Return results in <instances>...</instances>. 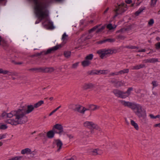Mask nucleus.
<instances>
[{"label": "nucleus", "instance_id": "obj_47", "mask_svg": "<svg viewBox=\"0 0 160 160\" xmlns=\"http://www.w3.org/2000/svg\"><path fill=\"white\" fill-rule=\"evenodd\" d=\"M78 64H79V62H76V63L73 64L72 66V68H76L77 67V66H78Z\"/></svg>", "mask_w": 160, "mask_h": 160}, {"label": "nucleus", "instance_id": "obj_28", "mask_svg": "<svg viewBox=\"0 0 160 160\" xmlns=\"http://www.w3.org/2000/svg\"><path fill=\"white\" fill-rule=\"evenodd\" d=\"M113 92L116 96L120 98L121 91L118 90H113Z\"/></svg>", "mask_w": 160, "mask_h": 160}, {"label": "nucleus", "instance_id": "obj_41", "mask_svg": "<svg viewBox=\"0 0 160 160\" xmlns=\"http://www.w3.org/2000/svg\"><path fill=\"white\" fill-rule=\"evenodd\" d=\"M158 59L156 58H150V63H154L156 62H158Z\"/></svg>", "mask_w": 160, "mask_h": 160}, {"label": "nucleus", "instance_id": "obj_48", "mask_svg": "<svg viewBox=\"0 0 160 160\" xmlns=\"http://www.w3.org/2000/svg\"><path fill=\"white\" fill-rule=\"evenodd\" d=\"M156 48L158 49L160 48V42H158L156 44Z\"/></svg>", "mask_w": 160, "mask_h": 160}, {"label": "nucleus", "instance_id": "obj_32", "mask_svg": "<svg viewBox=\"0 0 160 160\" xmlns=\"http://www.w3.org/2000/svg\"><path fill=\"white\" fill-rule=\"evenodd\" d=\"M116 26L115 25L114 26H112V25L110 23L107 26V28L110 30H112L116 28Z\"/></svg>", "mask_w": 160, "mask_h": 160}, {"label": "nucleus", "instance_id": "obj_33", "mask_svg": "<svg viewBox=\"0 0 160 160\" xmlns=\"http://www.w3.org/2000/svg\"><path fill=\"white\" fill-rule=\"evenodd\" d=\"M91 33L89 32V34L83 36L82 37V39H85V40H87L91 38L92 37V36L90 34Z\"/></svg>", "mask_w": 160, "mask_h": 160}, {"label": "nucleus", "instance_id": "obj_31", "mask_svg": "<svg viewBox=\"0 0 160 160\" xmlns=\"http://www.w3.org/2000/svg\"><path fill=\"white\" fill-rule=\"evenodd\" d=\"M109 72L108 70H99V73L101 74H106Z\"/></svg>", "mask_w": 160, "mask_h": 160}, {"label": "nucleus", "instance_id": "obj_43", "mask_svg": "<svg viewBox=\"0 0 160 160\" xmlns=\"http://www.w3.org/2000/svg\"><path fill=\"white\" fill-rule=\"evenodd\" d=\"M92 74H100L99 73V70H95L92 71Z\"/></svg>", "mask_w": 160, "mask_h": 160}, {"label": "nucleus", "instance_id": "obj_58", "mask_svg": "<svg viewBox=\"0 0 160 160\" xmlns=\"http://www.w3.org/2000/svg\"><path fill=\"white\" fill-rule=\"evenodd\" d=\"M108 9H109V8H107V9L104 11V14L108 12Z\"/></svg>", "mask_w": 160, "mask_h": 160}, {"label": "nucleus", "instance_id": "obj_25", "mask_svg": "<svg viewBox=\"0 0 160 160\" xmlns=\"http://www.w3.org/2000/svg\"><path fill=\"white\" fill-rule=\"evenodd\" d=\"M54 132L52 130L49 131L47 133L48 137L50 138H52L54 137Z\"/></svg>", "mask_w": 160, "mask_h": 160}, {"label": "nucleus", "instance_id": "obj_27", "mask_svg": "<svg viewBox=\"0 0 160 160\" xmlns=\"http://www.w3.org/2000/svg\"><path fill=\"white\" fill-rule=\"evenodd\" d=\"M68 40V35L65 33H64L62 36V40L63 42L65 43Z\"/></svg>", "mask_w": 160, "mask_h": 160}, {"label": "nucleus", "instance_id": "obj_51", "mask_svg": "<svg viewBox=\"0 0 160 160\" xmlns=\"http://www.w3.org/2000/svg\"><path fill=\"white\" fill-rule=\"evenodd\" d=\"M67 136L70 139H72L73 138V136L71 134H68L67 135Z\"/></svg>", "mask_w": 160, "mask_h": 160}, {"label": "nucleus", "instance_id": "obj_52", "mask_svg": "<svg viewBox=\"0 0 160 160\" xmlns=\"http://www.w3.org/2000/svg\"><path fill=\"white\" fill-rule=\"evenodd\" d=\"M145 63L150 62V58L145 59L143 61Z\"/></svg>", "mask_w": 160, "mask_h": 160}, {"label": "nucleus", "instance_id": "obj_17", "mask_svg": "<svg viewBox=\"0 0 160 160\" xmlns=\"http://www.w3.org/2000/svg\"><path fill=\"white\" fill-rule=\"evenodd\" d=\"M32 152L31 149L28 148L23 149L21 151V153L22 154H31L32 153Z\"/></svg>", "mask_w": 160, "mask_h": 160}, {"label": "nucleus", "instance_id": "obj_57", "mask_svg": "<svg viewBox=\"0 0 160 160\" xmlns=\"http://www.w3.org/2000/svg\"><path fill=\"white\" fill-rule=\"evenodd\" d=\"M40 20H37L36 21V22H35V23L36 24L39 23L40 22V21L42 20L41 19V18H40Z\"/></svg>", "mask_w": 160, "mask_h": 160}, {"label": "nucleus", "instance_id": "obj_1", "mask_svg": "<svg viewBox=\"0 0 160 160\" xmlns=\"http://www.w3.org/2000/svg\"><path fill=\"white\" fill-rule=\"evenodd\" d=\"M34 108L33 105L30 104L21 107L17 110H12L8 114V116L11 117L14 116L15 118L8 120L7 122L14 126L26 123L28 121V118L26 115L32 112Z\"/></svg>", "mask_w": 160, "mask_h": 160}, {"label": "nucleus", "instance_id": "obj_8", "mask_svg": "<svg viewBox=\"0 0 160 160\" xmlns=\"http://www.w3.org/2000/svg\"><path fill=\"white\" fill-rule=\"evenodd\" d=\"M126 5L124 3H121L118 5L115 11L117 14L115 15V17H116L117 14H121L126 10Z\"/></svg>", "mask_w": 160, "mask_h": 160}, {"label": "nucleus", "instance_id": "obj_46", "mask_svg": "<svg viewBox=\"0 0 160 160\" xmlns=\"http://www.w3.org/2000/svg\"><path fill=\"white\" fill-rule=\"evenodd\" d=\"M145 8L144 7H141L138 10L140 13H141L145 9Z\"/></svg>", "mask_w": 160, "mask_h": 160}, {"label": "nucleus", "instance_id": "obj_54", "mask_svg": "<svg viewBox=\"0 0 160 160\" xmlns=\"http://www.w3.org/2000/svg\"><path fill=\"white\" fill-rule=\"evenodd\" d=\"M138 52H145V49H140L139 50H138Z\"/></svg>", "mask_w": 160, "mask_h": 160}, {"label": "nucleus", "instance_id": "obj_56", "mask_svg": "<svg viewBox=\"0 0 160 160\" xmlns=\"http://www.w3.org/2000/svg\"><path fill=\"white\" fill-rule=\"evenodd\" d=\"M154 127H158L160 128V123L158 124H156L154 125Z\"/></svg>", "mask_w": 160, "mask_h": 160}, {"label": "nucleus", "instance_id": "obj_7", "mask_svg": "<svg viewBox=\"0 0 160 160\" xmlns=\"http://www.w3.org/2000/svg\"><path fill=\"white\" fill-rule=\"evenodd\" d=\"M70 106L74 108L73 109L75 111H77L82 114H84L85 111L89 110L79 105H71Z\"/></svg>", "mask_w": 160, "mask_h": 160}, {"label": "nucleus", "instance_id": "obj_11", "mask_svg": "<svg viewBox=\"0 0 160 160\" xmlns=\"http://www.w3.org/2000/svg\"><path fill=\"white\" fill-rule=\"evenodd\" d=\"M104 28L105 27L104 26L101 27L100 26H96L90 30L89 32H92L95 30H96V32L97 33L101 32H102Z\"/></svg>", "mask_w": 160, "mask_h": 160}, {"label": "nucleus", "instance_id": "obj_15", "mask_svg": "<svg viewBox=\"0 0 160 160\" xmlns=\"http://www.w3.org/2000/svg\"><path fill=\"white\" fill-rule=\"evenodd\" d=\"M59 48V46H56L51 48L48 49L46 52V54L51 53L54 52L55 51L57 50Z\"/></svg>", "mask_w": 160, "mask_h": 160}, {"label": "nucleus", "instance_id": "obj_22", "mask_svg": "<svg viewBox=\"0 0 160 160\" xmlns=\"http://www.w3.org/2000/svg\"><path fill=\"white\" fill-rule=\"evenodd\" d=\"M131 124L137 130H138L139 129V127L138 124L136 123L134 120H130Z\"/></svg>", "mask_w": 160, "mask_h": 160}, {"label": "nucleus", "instance_id": "obj_23", "mask_svg": "<svg viewBox=\"0 0 160 160\" xmlns=\"http://www.w3.org/2000/svg\"><path fill=\"white\" fill-rule=\"evenodd\" d=\"M99 107L98 106L94 105H91L89 106L88 110H90L91 111H93L96 110L99 108Z\"/></svg>", "mask_w": 160, "mask_h": 160}, {"label": "nucleus", "instance_id": "obj_35", "mask_svg": "<svg viewBox=\"0 0 160 160\" xmlns=\"http://www.w3.org/2000/svg\"><path fill=\"white\" fill-rule=\"evenodd\" d=\"M127 97V95L125 92H124L121 91V93L120 96V98H125Z\"/></svg>", "mask_w": 160, "mask_h": 160}, {"label": "nucleus", "instance_id": "obj_62", "mask_svg": "<svg viewBox=\"0 0 160 160\" xmlns=\"http://www.w3.org/2000/svg\"><path fill=\"white\" fill-rule=\"evenodd\" d=\"M49 99L50 100L52 101L53 100V97H51L49 98Z\"/></svg>", "mask_w": 160, "mask_h": 160}, {"label": "nucleus", "instance_id": "obj_26", "mask_svg": "<svg viewBox=\"0 0 160 160\" xmlns=\"http://www.w3.org/2000/svg\"><path fill=\"white\" fill-rule=\"evenodd\" d=\"M7 42L0 36V46H5L7 45Z\"/></svg>", "mask_w": 160, "mask_h": 160}, {"label": "nucleus", "instance_id": "obj_18", "mask_svg": "<svg viewBox=\"0 0 160 160\" xmlns=\"http://www.w3.org/2000/svg\"><path fill=\"white\" fill-rule=\"evenodd\" d=\"M94 86L91 83H86L82 85V88L84 90L91 89Z\"/></svg>", "mask_w": 160, "mask_h": 160}, {"label": "nucleus", "instance_id": "obj_49", "mask_svg": "<svg viewBox=\"0 0 160 160\" xmlns=\"http://www.w3.org/2000/svg\"><path fill=\"white\" fill-rule=\"evenodd\" d=\"M5 71V70H4L2 68H0V74H2L4 75Z\"/></svg>", "mask_w": 160, "mask_h": 160}, {"label": "nucleus", "instance_id": "obj_45", "mask_svg": "<svg viewBox=\"0 0 160 160\" xmlns=\"http://www.w3.org/2000/svg\"><path fill=\"white\" fill-rule=\"evenodd\" d=\"M125 82L124 81H121L118 82V84L119 86H123L124 85Z\"/></svg>", "mask_w": 160, "mask_h": 160}, {"label": "nucleus", "instance_id": "obj_29", "mask_svg": "<svg viewBox=\"0 0 160 160\" xmlns=\"http://www.w3.org/2000/svg\"><path fill=\"white\" fill-rule=\"evenodd\" d=\"M65 57L67 58H69L71 55V52L69 51H66L64 52Z\"/></svg>", "mask_w": 160, "mask_h": 160}, {"label": "nucleus", "instance_id": "obj_19", "mask_svg": "<svg viewBox=\"0 0 160 160\" xmlns=\"http://www.w3.org/2000/svg\"><path fill=\"white\" fill-rule=\"evenodd\" d=\"M54 128L59 130L60 132H62L63 131V127L60 124H56L54 126L53 129Z\"/></svg>", "mask_w": 160, "mask_h": 160}, {"label": "nucleus", "instance_id": "obj_5", "mask_svg": "<svg viewBox=\"0 0 160 160\" xmlns=\"http://www.w3.org/2000/svg\"><path fill=\"white\" fill-rule=\"evenodd\" d=\"M83 125L84 127L87 128L91 129H96L99 131L101 130V129L97 124L92 122L88 121H86L84 122Z\"/></svg>", "mask_w": 160, "mask_h": 160}, {"label": "nucleus", "instance_id": "obj_55", "mask_svg": "<svg viewBox=\"0 0 160 160\" xmlns=\"http://www.w3.org/2000/svg\"><path fill=\"white\" fill-rule=\"evenodd\" d=\"M132 0H126V2L128 4H130L131 3Z\"/></svg>", "mask_w": 160, "mask_h": 160}, {"label": "nucleus", "instance_id": "obj_40", "mask_svg": "<svg viewBox=\"0 0 160 160\" xmlns=\"http://www.w3.org/2000/svg\"><path fill=\"white\" fill-rule=\"evenodd\" d=\"M7 133H2L0 134V140L4 139L6 138Z\"/></svg>", "mask_w": 160, "mask_h": 160}, {"label": "nucleus", "instance_id": "obj_16", "mask_svg": "<svg viewBox=\"0 0 160 160\" xmlns=\"http://www.w3.org/2000/svg\"><path fill=\"white\" fill-rule=\"evenodd\" d=\"M59 48V46H56L51 48L48 49L46 52V54L51 53L54 52L55 51L57 50Z\"/></svg>", "mask_w": 160, "mask_h": 160}, {"label": "nucleus", "instance_id": "obj_64", "mask_svg": "<svg viewBox=\"0 0 160 160\" xmlns=\"http://www.w3.org/2000/svg\"><path fill=\"white\" fill-rule=\"evenodd\" d=\"M140 3H137V4L138 5H139Z\"/></svg>", "mask_w": 160, "mask_h": 160}, {"label": "nucleus", "instance_id": "obj_2", "mask_svg": "<svg viewBox=\"0 0 160 160\" xmlns=\"http://www.w3.org/2000/svg\"><path fill=\"white\" fill-rule=\"evenodd\" d=\"M35 3L34 7L35 12L37 17L41 20L45 19V21L42 23L43 25L46 28L50 29L54 28L53 22L50 20L48 17V12L43 7L42 3L38 1L34 0Z\"/></svg>", "mask_w": 160, "mask_h": 160}, {"label": "nucleus", "instance_id": "obj_39", "mask_svg": "<svg viewBox=\"0 0 160 160\" xmlns=\"http://www.w3.org/2000/svg\"><path fill=\"white\" fill-rule=\"evenodd\" d=\"M8 126L6 124H0V129L4 130L7 129Z\"/></svg>", "mask_w": 160, "mask_h": 160}, {"label": "nucleus", "instance_id": "obj_21", "mask_svg": "<svg viewBox=\"0 0 160 160\" xmlns=\"http://www.w3.org/2000/svg\"><path fill=\"white\" fill-rule=\"evenodd\" d=\"M6 74L10 76H16L17 75V73L15 72H11L8 70H5L4 75Z\"/></svg>", "mask_w": 160, "mask_h": 160}, {"label": "nucleus", "instance_id": "obj_42", "mask_svg": "<svg viewBox=\"0 0 160 160\" xmlns=\"http://www.w3.org/2000/svg\"><path fill=\"white\" fill-rule=\"evenodd\" d=\"M157 1V0H151V5L153 7L154 6L156 5Z\"/></svg>", "mask_w": 160, "mask_h": 160}, {"label": "nucleus", "instance_id": "obj_9", "mask_svg": "<svg viewBox=\"0 0 160 160\" xmlns=\"http://www.w3.org/2000/svg\"><path fill=\"white\" fill-rule=\"evenodd\" d=\"M120 102L124 106L128 107L131 108L132 110L136 103H132L129 102H126L123 100L120 101Z\"/></svg>", "mask_w": 160, "mask_h": 160}, {"label": "nucleus", "instance_id": "obj_4", "mask_svg": "<svg viewBox=\"0 0 160 160\" xmlns=\"http://www.w3.org/2000/svg\"><path fill=\"white\" fill-rule=\"evenodd\" d=\"M117 52V51L116 49H102L98 50L97 51L100 57L102 59L106 57L107 56L115 53Z\"/></svg>", "mask_w": 160, "mask_h": 160}, {"label": "nucleus", "instance_id": "obj_3", "mask_svg": "<svg viewBox=\"0 0 160 160\" xmlns=\"http://www.w3.org/2000/svg\"><path fill=\"white\" fill-rule=\"evenodd\" d=\"M132 110L137 117L142 122H145L147 117L146 111L141 105L136 103Z\"/></svg>", "mask_w": 160, "mask_h": 160}, {"label": "nucleus", "instance_id": "obj_13", "mask_svg": "<svg viewBox=\"0 0 160 160\" xmlns=\"http://www.w3.org/2000/svg\"><path fill=\"white\" fill-rule=\"evenodd\" d=\"M91 153L94 155H96L98 154L100 155L103 153V151L99 149H92L91 150Z\"/></svg>", "mask_w": 160, "mask_h": 160}, {"label": "nucleus", "instance_id": "obj_30", "mask_svg": "<svg viewBox=\"0 0 160 160\" xmlns=\"http://www.w3.org/2000/svg\"><path fill=\"white\" fill-rule=\"evenodd\" d=\"M22 158V156H17L10 158L8 160H20Z\"/></svg>", "mask_w": 160, "mask_h": 160}, {"label": "nucleus", "instance_id": "obj_36", "mask_svg": "<svg viewBox=\"0 0 160 160\" xmlns=\"http://www.w3.org/2000/svg\"><path fill=\"white\" fill-rule=\"evenodd\" d=\"M154 20L153 19H151L148 21V25L149 26H152L154 23Z\"/></svg>", "mask_w": 160, "mask_h": 160}, {"label": "nucleus", "instance_id": "obj_14", "mask_svg": "<svg viewBox=\"0 0 160 160\" xmlns=\"http://www.w3.org/2000/svg\"><path fill=\"white\" fill-rule=\"evenodd\" d=\"M129 72V69H124L119 71L118 72L115 73H112L111 74V75H117L119 74H122L123 73H128Z\"/></svg>", "mask_w": 160, "mask_h": 160}, {"label": "nucleus", "instance_id": "obj_60", "mask_svg": "<svg viewBox=\"0 0 160 160\" xmlns=\"http://www.w3.org/2000/svg\"><path fill=\"white\" fill-rule=\"evenodd\" d=\"M108 41L110 42H111V39H107L106 40H105V41H104V42H106V41Z\"/></svg>", "mask_w": 160, "mask_h": 160}, {"label": "nucleus", "instance_id": "obj_50", "mask_svg": "<svg viewBox=\"0 0 160 160\" xmlns=\"http://www.w3.org/2000/svg\"><path fill=\"white\" fill-rule=\"evenodd\" d=\"M149 116L151 119H156L155 116H154L152 114H150Z\"/></svg>", "mask_w": 160, "mask_h": 160}, {"label": "nucleus", "instance_id": "obj_10", "mask_svg": "<svg viewBox=\"0 0 160 160\" xmlns=\"http://www.w3.org/2000/svg\"><path fill=\"white\" fill-rule=\"evenodd\" d=\"M53 142L56 145L57 151L59 152L62 148L63 144L62 142L60 140L58 139L55 140Z\"/></svg>", "mask_w": 160, "mask_h": 160}, {"label": "nucleus", "instance_id": "obj_53", "mask_svg": "<svg viewBox=\"0 0 160 160\" xmlns=\"http://www.w3.org/2000/svg\"><path fill=\"white\" fill-rule=\"evenodd\" d=\"M140 13H140V12H139L138 10L135 13V14L136 16H138V15H139Z\"/></svg>", "mask_w": 160, "mask_h": 160}, {"label": "nucleus", "instance_id": "obj_20", "mask_svg": "<svg viewBox=\"0 0 160 160\" xmlns=\"http://www.w3.org/2000/svg\"><path fill=\"white\" fill-rule=\"evenodd\" d=\"M145 67V65L141 64L139 65H137L135 66H133L132 69L133 70H138L142 68H143Z\"/></svg>", "mask_w": 160, "mask_h": 160}, {"label": "nucleus", "instance_id": "obj_34", "mask_svg": "<svg viewBox=\"0 0 160 160\" xmlns=\"http://www.w3.org/2000/svg\"><path fill=\"white\" fill-rule=\"evenodd\" d=\"M133 90V88L131 87L129 88L127 91L125 92L126 93L128 97L131 94V92Z\"/></svg>", "mask_w": 160, "mask_h": 160}, {"label": "nucleus", "instance_id": "obj_6", "mask_svg": "<svg viewBox=\"0 0 160 160\" xmlns=\"http://www.w3.org/2000/svg\"><path fill=\"white\" fill-rule=\"evenodd\" d=\"M93 55L92 54H89L86 56L85 59L81 62L82 66L86 67L89 66L91 64V61L93 59Z\"/></svg>", "mask_w": 160, "mask_h": 160}, {"label": "nucleus", "instance_id": "obj_59", "mask_svg": "<svg viewBox=\"0 0 160 160\" xmlns=\"http://www.w3.org/2000/svg\"><path fill=\"white\" fill-rule=\"evenodd\" d=\"M155 117H156V118H160V115H158L156 116H155Z\"/></svg>", "mask_w": 160, "mask_h": 160}, {"label": "nucleus", "instance_id": "obj_38", "mask_svg": "<svg viewBox=\"0 0 160 160\" xmlns=\"http://www.w3.org/2000/svg\"><path fill=\"white\" fill-rule=\"evenodd\" d=\"M12 111H11L10 112L8 113H6L5 112H3L2 113V116L3 117H5L6 116L7 117V118H12L13 116H12L11 117H8V114L10 113H11Z\"/></svg>", "mask_w": 160, "mask_h": 160}, {"label": "nucleus", "instance_id": "obj_12", "mask_svg": "<svg viewBox=\"0 0 160 160\" xmlns=\"http://www.w3.org/2000/svg\"><path fill=\"white\" fill-rule=\"evenodd\" d=\"M38 70L45 72L51 73L54 71V69L52 67H50L40 68L38 69Z\"/></svg>", "mask_w": 160, "mask_h": 160}, {"label": "nucleus", "instance_id": "obj_37", "mask_svg": "<svg viewBox=\"0 0 160 160\" xmlns=\"http://www.w3.org/2000/svg\"><path fill=\"white\" fill-rule=\"evenodd\" d=\"M61 107V106H59L55 109L52 111L49 115V116H50L52 115L54 113L56 112L58 109H59Z\"/></svg>", "mask_w": 160, "mask_h": 160}, {"label": "nucleus", "instance_id": "obj_61", "mask_svg": "<svg viewBox=\"0 0 160 160\" xmlns=\"http://www.w3.org/2000/svg\"><path fill=\"white\" fill-rule=\"evenodd\" d=\"M130 48L132 49H134V48H136V47L134 46H132L131 47H130Z\"/></svg>", "mask_w": 160, "mask_h": 160}, {"label": "nucleus", "instance_id": "obj_44", "mask_svg": "<svg viewBox=\"0 0 160 160\" xmlns=\"http://www.w3.org/2000/svg\"><path fill=\"white\" fill-rule=\"evenodd\" d=\"M152 84L153 86V88L157 87L158 86V84L157 81H153L152 82Z\"/></svg>", "mask_w": 160, "mask_h": 160}, {"label": "nucleus", "instance_id": "obj_24", "mask_svg": "<svg viewBox=\"0 0 160 160\" xmlns=\"http://www.w3.org/2000/svg\"><path fill=\"white\" fill-rule=\"evenodd\" d=\"M44 103V101L42 100H40L37 103H35L33 106L35 108H37L43 104Z\"/></svg>", "mask_w": 160, "mask_h": 160}, {"label": "nucleus", "instance_id": "obj_63", "mask_svg": "<svg viewBox=\"0 0 160 160\" xmlns=\"http://www.w3.org/2000/svg\"><path fill=\"white\" fill-rule=\"evenodd\" d=\"M2 144H3V143L1 142H0V147L2 146Z\"/></svg>", "mask_w": 160, "mask_h": 160}]
</instances>
